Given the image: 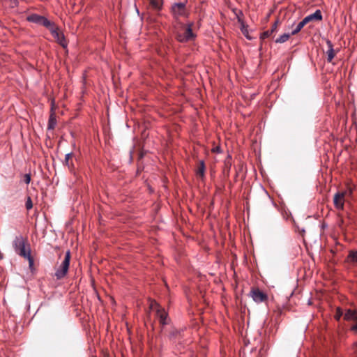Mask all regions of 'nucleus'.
Here are the masks:
<instances>
[{"instance_id":"f257e3e1","label":"nucleus","mask_w":357,"mask_h":357,"mask_svg":"<svg viewBox=\"0 0 357 357\" xmlns=\"http://www.w3.org/2000/svg\"><path fill=\"white\" fill-rule=\"evenodd\" d=\"M15 252L29 261V266L33 265V258L31 255V250L27 240L22 236H16L13 242Z\"/></svg>"},{"instance_id":"f03ea898","label":"nucleus","mask_w":357,"mask_h":357,"mask_svg":"<svg viewBox=\"0 0 357 357\" xmlns=\"http://www.w3.org/2000/svg\"><path fill=\"white\" fill-rule=\"evenodd\" d=\"M181 30L176 28L174 31V34L176 40L180 43H187L188 41L193 40L196 34L192 31V27L194 26L193 22H190L187 24H184L183 23L178 24Z\"/></svg>"},{"instance_id":"7ed1b4c3","label":"nucleus","mask_w":357,"mask_h":357,"mask_svg":"<svg viewBox=\"0 0 357 357\" xmlns=\"http://www.w3.org/2000/svg\"><path fill=\"white\" fill-rule=\"evenodd\" d=\"M171 12L177 24L181 23L180 22L181 17H188L190 14L185 3L181 2L173 3L171 7Z\"/></svg>"},{"instance_id":"20e7f679","label":"nucleus","mask_w":357,"mask_h":357,"mask_svg":"<svg viewBox=\"0 0 357 357\" xmlns=\"http://www.w3.org/2000/svg\"><path fill=\"white\" fill-rule=\"evenodd\" d=\"M70 252L67 251L63 260L55 272V276L58 280L62 279L66 275L70 266Z\"/></svg>"},{"instance_id":"39448f33","label":"nucleus","mask_w":357,"mask_h":357,"mask_svg":"<svg viewBox=\"0 0 357 357\" xmlns=\"http://www.w3.org/2000/svg\"><path fill=\"white\" fill-rule=\"evenodd\" d=\"M150 308L155 311L156 316L159 319L161 325L164 326L168 324V314L164 308L160 307L155 301L151 302Z\"/></svg>"},{"instance_id":"423d86ee","label":"nucleus","mask_w":357,"mask_h":357,"mask_svg":"<svg viewBox=\"0 0 357 357\" xmlns=\"http://www.w3.org/2000/svg\"><path fill=\"white\" fill-rule=\"evenodd\" d=\"M49 30L56 42L62 47L66 48L68 43L63 33L59 31V28L53 23V24L49 28Z\"/></svg>"},{"instance_id":"0eeeda50","label":"nucleus","mask_w":357,"mask_h":357,"mask_svg":"<svg viewBox=\"0 0 357 357\" xmlns=\"http://www.w3.org/2000/svg\"><path fill=\"white\" fill-rule=\"evenodd\" d=\"M26 19L29 22L43 25L48 29L53 24V22H50L46 17L38 14H31L29 15Z\"/></svg>"},{"instance_id":"6e6552de","label":"nucleus","mask_w":357,"mask_h":357,"mask_svg":"<svg viewBox=\"0 0 357 357\" xmlns=\"http://www.w3.org/2000/svg\"><path fill=\"white\" fill-rule=\"evenodd\" d=\"M250 294L256 303L265 302L268 299L267 295L258 288H252Z\"/></svg>"},{"instance_id":"1a4fd4ad","label":"nucleus","mask_w":357,"mask_h":357,"mask_svg":"<svg viewBox=\"0 0 357 357\" xmlns=\"http://www.w3.org/2000/svg\"><path fill=\"white\" fill-rule=\"evenodd\" d=\"M344 319L348 321H354V324L351 326V329L357 332V311L351 309L347 310L344 314Z\"/></svg>"},{"instance_id":"9d476101","label":"nucleus","mask_w":357,"mask_h":357,"mask_svg":"<svg viewBox=\"0 0 357 357\" xmlns=\"http://www.w3.org/2000/svg\"><path fill=\"white\" fill-rule=\"evenodd\" d=\"M346 192H338L335 195L333 202L336 208L342 210L344 208V195Z\"/></svg>"},{"instance_id":"9b49d317","label":"nucleus","mask_w":357,"mask_h":357,"mask_svg":"<svg viewBox=\"0 0 357 357\" xmlns=\"http://www.w3.org/2000/svg\"><path fill=\"white\" fill-rule=\"evenodd\" d=\"M321 13L319 10H317L313 14L306 16L303 20L307 24L311 22L321 21Z\"/></svg>"},{"instance_id":"f8f14e48","label":"nucleus","mask_w":357,"mask_h":357,"mask_svg":"<svg viewBox=\"0 0 357 357\" xmlns=\"http://www.w3.org/2000/svg\"><path fill=\"white\" fill-rule=\"evenodd\" d=\"M280 24V20L278 19L275 20L274 24L272 25V27L270 30L266 31L261 35V39H265L266 38L270 37L273 33L276 32L278 30V26Z\"/></svg>"},{"instance_id":"ddd939ff","label":"nucleus","mask_w":357,"mask_h":357,"mask_svg":"<svg viewBox=\"0 0 357 357\" xmlns=\"http://www.w3.org/2000/svg\"><path fill=\"white\" fill-rule=\"evenodd\" d=\"M326 44L328 45V50L326 51L327 61L331 63L335 57L337 51L333 49V44L330 40H327Z\"/></svg>"},{"instance_id":"4468645a","label":"nucleus","mask_w":357,"mask_h":357,"mask_svg":"<svg viewBox=\"0 0 357 357\" xmlns=\"http://www.w3.org/2000/svg\"><path fill=\"white\" fill-rule=\"evenodd\" d=\"M73 157L74 154L72 153H67L65 156L64 164L66 166L68 167L70 171H73L75 169L73 164Z\"/></svg>"},{"instance_id":"2eb2a0df","label":"nucleus","mask_w":357,"mask_h":357,"mask_svg":"<svg viewBox=\"0 0 357 357\" xmlns=\"http://www.w3.org/2000/svg\"><path fill=\"white\" fill-rule=\"evenodd\" d=\"M347 260L349 262L357 264V250H350L349 252V255L347 256Z\"/></svg>"},{"instance_id":"dca6fc26","label":"nucleus","mask_w":357,"mask_h":357,"mask_svg":"<svg viewBox=\"0 0 357 357\" xmlns=\"http://www.w3.org/2000/svg\"><path fill=\"white\" fill-rule=\"evenodd\" d=\"M205 172V164L203 160L199 162V166L197 170V175L200 178H204Z\"/></svg>"},{"instance_id":"f3484780","label":"nucleus","mask_w":357,"mask_h":357,"mask_svg":"<svg viewBox=\"0 0 357 357\" xmlns=\"http://www.w3.org/2000/svg\"><path fill=\"white\" fill-rule=\"evenodd\" d=\"M291 33L289 34V33H284L282 34V36H280L279 38H278L276 40H275V43H283L284 42H286L287 40H289V38H290Z\"/></svg>"},{"instance_id":"a211bd4d","label":"nucleus","mask_w":357,"mask_h":357,"mask_svg":"<svg viewBox=\"0 0 357 357\" xmlns=\"http://www.w3.org/2000/svg\"><path fill=\"white\" fill-rule=\"evenodd\" d=\"M56 124V117L54 114H51L48 121V129L53 130Z\"/></svg>"},{"instance_id":"6ab92c4d","label":"nucleus","mask_w":357,"mask_h":357,"mask_svg":"<svg viewBox=\"0 0 357 357\" xmlns=\"http://www.w3.org/2000/svg\"><path fill=\"white\" fill-rule=\"evenodd\" d=\"M150 3L151 6L156 10H160L162 7L161 0H151Z\"/></svg>"},{"instance_id":"aec40b11","label":"nucleus","mask_w":357,"mask_h":357,"mask_svg":"<svg viewBox=\"0 0 357 357\" xmlns=\"http://www.w3.org/2000/svg\"><path fill=\"white\" fill-rule=\"evenodd\" d=\"M305 25H306V24L303 22V20L300 22L296 26V29L291 32V35L297 34L303 28Z\"/></svg>"},{"instance_id":"412c9836","label":"nucleus","mask_w":357,"mask_h":357,"mask_svg":"<svg viewBox=\"0 0 357 357\" xmlns=\"http://www.w3.org/2000/svg\"><path fill=\"white\" fill-rule=\"evenodd\" d=\"M25 206H26V208L27 210H30V209L32 208L33 203H32V200H31L30 197H27V199H26V204H25Z\"/></svg>"},{"instance_id":"4be33fe9","label":"nucleus","mask_w":357,"mask_h":357,"mask_svg":"<svg viewBox=\"0 0 357 357\" xmlns=\"http://www.w3.org/2000/svg\"><path fill=\"white\" fill-rule=\"evenodd\" d=\"M342 314H343L342 311L340 308H337V311H336V314H335L336 319L339 320L340 319V317L342 316Z\"/></svg>"},{"instance_id":"5701e85b","label":"nucleus","mask_w":357,"mask_h":357,"mask_svg":"<svg viewBox=\"0 0 357 357\" xmlns=\"http://www.w3.org/2000/svg\"><path fill=\"white\" fill-rule=\"evenodd\" d=\"M24 181L25 182V183L26 184H29L31 181V176L30 174H26L24 176Z\"/></svg>"},{"instance_id":"b1692460","label":"nucleus","mask_w":357,"mask_h":357,"mask_svg":"<svg viewBox=\"0 0 357 357\" xmlns=\"http://www.w3.org/2000/svg\"><path fill=\"white\" fill-rule=\"evenodd\" d=\"M213 151L215 153H220V146H215L213 149Z\"/></svg>"},{"instance_id":"393cba45","label":"nucleus","mask_w":357,"mask_h":357,"mask_svg":"<svg viewBox=\"0 0 357 357\" xmlns=\"http://www.w3.org/2000/svg\"><path fill=\"white\" fill-rule=\"evenodd\" d=\"M354 352L356 354V357H357V342L354 344Z\"/></svg>"}]
</instances>
